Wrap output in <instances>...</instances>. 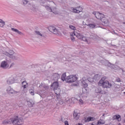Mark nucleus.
Listing matches in <instances>:
<instances>
[{"label": "nucleus", "mask_w": 125, "mask_h": 125, "mask_svg": "<svg viewBox=\"0 0 125 125\" xmlns=\"http://www.w3.org/2000/svg\"><path fill=\"white\" fill-rule=\"evenodd\" d=\"M23 123V119L18 116H15L9 120H5L2 122V125L13 124V125H22Z\"/></svg>", "instance_id": "1"}, {"label": "nucleus", "mask_w": 125, "mask_h": 125, "mask_svg": "<svg viewBox=\"0 0 125 125\" xmlns=\"http://www.w3.org/2000/svg\"><path fill=\"white\" fill-rule=\"evenodd\" d=\"M99 86H102L103 88H111L112 83L107 80H104V78H102L98 83Z\"/></svg>", "instance_id": "2"}, {"label": "nucleus", "mask_w": 125, "mask_h": 125, "mask_svg": "<svg viewBox=\"0 0 125 125\" xmlns=\"http://www.w3.org/2000/svg\"><path fill=\"white\" fill-rule=\"evenodd\" d=\"M51 88L53 89L54 91H55V93L57 95L60 94L61 90L59 89V83L58 82L55 81L53 82L51 85Z\"/></svg>", "instance_id": "3"}, {"label": "nucleus", "mask_w": 125, "mask_h": 125, "mask_svg": "<svg viewBox=\"0 0 125 125\" xmlns=\"http://www.w3.org/2000/svg\"><path fill=\"white\" fill-rule=\"evenodd\" d=\"M5 55L11 58V59H13V60H18L19 59V57L18 55L15 53L12 50H10L9 52H5L4 53Z\"/></svg>", "instance_id": "4"}, {"label": "nucleus", "mask_w": 125, "mask_h": 125, "mask_svg": "<svg viewBox=\"0 0 125 125\" xmlns=\"http://www.w3.org/2000/svg\"><path fill=\"white\" fill-rule=\"evenodd\" d=\"M78 80V77L75 75H71L66 77V82L69 83H75L77 82Z\"/></svg>", "instance_id": "5"}, {"label": "nucleus", "mask_w": 125, "mask_h": 125, "mask_svg": "<svg viewBox=\"0 0 125 125\" xmlns=\"http://www.w3.org/2000/svg\"><path fill=\"white\" fill-rule=\"evenodd\" d=\"M6 92L9 95H15L19 93V92L15 91L13 88H11V86L8 87L6 89Z\"/></svg>", "instance_id": "6"}, {"label": "nucleus", "mask_w": 125, "mask_h": 125, "mask_svg": "<svg viewBox=\"0 0 125 125\" xmlns=\"http://www.w3.org/2000/svg\"><path fill=\"white\" fill-rule=\"evenodd\" d=\"M93 14L95 15L97 19H99L100 20H101L103 18H104V17H105V16L104 15V14L101 13L99 12H93Z\"/></svg>", "instance_id": "7"}, {"label": "nucleus", "mask_w": 125, "mask_h": 125, "mask_svg": "<svg viewBox=\"0 0 125 125\" xmlns=\"http://www.w3.org/2000/svg\"><path fill=\"white\" fill-rule=\"evenodd\" d=\"M87 80H83L82 81V85L83 86L84 88L82 89V91L83 93H85L86 92V88L88 86V84H87Z\"/></svg>", "instance_id": "8"}, {"label": "nucleus", "mask_w": 125, "mask_h": 125, "mask_svg": "<svg viewBox=\"0 0 125 125\" xmlns=\"http://www.w3.org/2000/svg\"><path fill=\"white\" fill-rule=\"evenodd\" d=\"M49 30L51 33H53V34H54L55 35H57V34L59 33V31H58V29H56V28L54 26H50Z\"/></svg>", "instance_id": "9"}, {"label": "nucleus", "mask_w": 125, "mask_h": 125, "mask_svg": "<svg viewBox=\"0 0 125 125\" xmlns=\"http://www.w3.org/2000/svg\"><path fill=\"white\" fill-rule=\"evenodd\" d=\"M8 67H9V64L6 61H4L1 62L0 68H2V69H7Z\"/></svg>", "instance_id": "10"}, {"label": "nucleus", "mask_w": 125, "mask_h": 125, "mask_svg": "<svg viewBox=\"0 0 125 125\" xmlns=\"http://www.w3.org/2000/svg\"><path fill=\"white\" fill-rule=\"evenodd\" d=\"M95 92L96 93H99L100 94H106V91L104 90H102L101 89V88L100 87H97L95 89Z\"/></svg>", "instance_id": "11"}, {"label": "nucleus", "mask_w": 125, "mask_h": 125, "mask_svg": "<svg viewBox=\"0 0 125 125\" xmlns=\"http://www.w3.org/2000/svg\"><path fill=\"white\" fill-rule=\"evenodd\" d=\"M15 80L14 77H10L6 81V83L8 84H12V83H14Z\"/></svg>", "instance_id": "12"}, {"label": "nucleus", "mask_w": 125, "mask_h": 125, "mask_svg": "<svg viewBox=\"0 0 125 125\" xmlns=\"http://www.w3.org/2000/svg\"><path fill=\"white\" fill-rule=\"evenodd\" d=\"M112 120L113 121H115V120H117L118 122H121V121H122V117L120 115H116L113 116Z\"/></svg>", "instance_id": "13"}, {"label": "nucleus", "mask_w": 125, "mask_h": 125, "mask_svg": "<svg viewBox=\"0 0 125 125\" xmlns=\"http://www.w3.org/2000/svg\"><path fill=\"white\" fill-rule=\"evenodd\" d=\"M73 35L74 36H76L77 37V39H79V40H82V38L83 36V35H82L81 33H79L78 32H73Z\"/></svg>", "instance_id": "14"}, {"label": "nucleus", "mask_w": 125, "mask_h": 125, "mask_svg": "<svg viewBox=\"0 0 125 125\" xmlns=\"http://www.w3.org/2000/svg\"><path fill=\"white\" fill-rule=\"evenodd\" d=\"M12 31H13L14 32H15V33H17L19 35H20L21 36H24V33H22L21 31H20L18 30V29L14 28H11Z\"/></svg>", "instance_id": "15"}, {"label": "nucleus", "mask_w": 125, "mask_h": 125, "mask_svg": "<svg viewBox=\"0 0 125 125\" xmlns=\"http://www.w3.org/2000/svg\"><path fill=\"white\" fill-rule=\"evenodd\" d=\"M60 78V75L58 73H54L53 75V79L54 81H58V79Z\"/></svg>", "instance_id": "16"}, {"label": "nucleus", "mask_w": 125, "mask_h": 125, "mask_svg": "<svg viewBox=\"0 0 125 125\" xmlns=\"http://www.w3.org/2000/svg\"><path fill=\"white\" fill-rule=\"evenodd\" d=\"M27 105L28 106L30 107V108H32V107H33V106L35 104V102H33V101L32 100L27 101Z\"/></svg>", "instance_id": "17"}, {"label": "nucleus", "mask_w": 125, "mask_h": 125, "mask_svg": "<svg viewBox=\"0 0 125 125\" xmlns=\"http://www.w3.org/2000/svg\"><path fill=\"white\" fill-rule=\"evenodd\" d=\"M101 21L102 23H104V25H105V26H107L108 24H109V21H108V20L106 19V18H105V17H104V18H103L101 20Z\"/></svg>", "instance_id": "18"}, {"label": "nucleus", "mask_w": 125, "mask_h": 125, "mask_svg": "<svg viewBox=\"0 0 125 125\" xmlns=\"http://www.w3.org/2000/svg\"><path fill=\"white\" fill-rule=\"evenodd\" d=\"M95 121V118L92 117H88L86 120H85V123H88L89 122Z\"/></svg>", "instance_id": "19"}, {"label": "nucleus", "mask_w": 125, "mask_h": 125, "mask_svg": "<svg viewBox=\"0 0 125 125\" xmlns=\"http://www.w3.org/2000/svg\"><path fill=\"white\" fill-rule=\"evenodd\" d=\"M73 117H74V119H75V120H76V121H77V120L80 119V115H79L78 113H77V112L74 111Z\"/></svg>", "instance_id": "20"}, {"label": "nucleus", "mask_w": 125, "mask_h": 125, "mask_svg": "<svg viewBox=\"0 0 125 125\" xmlns=\"http://www.w3.org/2000/svg\"><path fill=\"white\" fill-rule=\"evenodd\" d=\"M104 65H105V66H106L107 67H110V66H111V62H110L108 60L104 61Z\"/></svg>", "instance_id": "21"}, {"label": "nucleus", "mask_w": 125, "mask_h": 125, "mask_svg": "<svg viewBox=\"0 0 125 125\" xmlns=\"http://www.w3.org/2000/svg\"><path fill=\"white\" fill-rule=\"evenodd\" d=\"M0 23H1V24H0V27L1 28H3L4 27V25H5V22L3 21L2 19H0Z\"/></svg>", "instance_id": "22"}, {"label": "nucleus", "mask_w": 125, "mask_h": 125, "mask_svg": "<svg viewBox=\"0 0 125 125\" xmlns=\"http://www.w3.org/2000/svg\"><path fill=\"white\" fill-rule=\"evenodd\" d=\"M94 79L95 80V81H99V80H100V75L99 74L95 75Z\"/></svg>", "instance_id": "23"}, {"label": "nucleus", "mask_w": 125, "mask_h": 125, "mask_svg": "<svg viewBox=\"0 0 125 125\" xmlns=\"http://www.w3.org/2000/svg\"><path fill=\"white\" fill-rule=\"evenodd\" d=\"M45 8L46 10H47V11H49V12H53V13H54V12L52 11V9H51L50 7L46 6Z\"/></svg>", "instance_id": "24"}, {"label": "nucleus", "mask_w": 125, "mask_h": 125, "mask_svg": "<svg viewBox=\"0 0 125 125\" xmlns=\"http://www.w3.org/2000/svg\"><path fill=\"white\" fill-rule=\"evenodd\" d=\"M61 79L62 80V81H63V82H64V81H65L66 82V73H63L62 75V77Z\"/></svg>", "instance_id": "25"}, {"label": "nucleus", "mask_w": 125, "mask_h": 125, "mask_svg": "<svg viewBox=\"0 0 125 125\" xmlns=\"http://www.w3.org/2000/svg\"><path fill=\"white\" fill-rule=\"evenodd\" d=\"M98 125H104L105 124V121L100 119L97 122Z\"/></svg>", "instance_id": "26"}, {"label": "nucleus", "mask_w": 125, "mask_h": 125, "mask_svg": "<svg viewBox=\"0 0 125 125\" xmlns=\"http://www.w3.org/2000/svg\"><path fill=\"white\" fill-rule=\"evenodd\" d=\"M87 26H88V27H89L90 28H95V26H96V25H95V24H94V23H89V24H87Z\"/></svg>", "instance_id": "27"}, {"label": "nucleus", "mask_w": 125, "mask_h": 125, "mask_svg": "<svg viewBox=\"0 0 125 125\" xmlns=\"http://www.w3.org/2000/svg\"><path fill=\"white\" fill-rule=\"evenodd\" d=\"M35 33L36 34V35H38V36H40V37H44V36L42 35V34L41 32L39 31H35Z\"/></svg>", "instance_id": "28"}, {"label": "nucleus", "mask_w": 125, "mask_h": 125, "mask_svg": "<svg viewBox=\"0 0 125 125\" xmlns=\"http://www.w3.org/2000/svg\"><path fill=\"white\" fill-rule=\"evenodd\" d=\"M74 32L70 34V38L72 42H74L75 41V37H74Z\"/></svg>", "instance_id": "29"}, {"label": "nucleus", "mask_w": 125, "mask_h": 125, "mask_svg": "<svg viewBox=\"0 0 125 125\" xmlns=\"http://www.w3.org/2000/svg\"><path fill=\"white\" fill-rule=\"evenodd\" d=\"M28 3V1L26 0H22V4L23 5H26Z\"/></svg>", "instance_id": "30"}, {"label": "nucleus", "mask_w": 125, "mask_h": 125, "mask_svg": "<svg viewBox=\"0 0 125 125\" xmlns=\"http://www.w3.org/2000/svg\"><path fill=\"white\" fill-rule=\"evenodd\" d=\"M87 81H88V82H89L90 83H93L94 79L91 78H89L87 79Z\"/></svg>", "instance_id": "31"}, {"label": "nucleus", "mask_w": 125, "mask_h": 125, "mask_svg": "<svg viewBox=\"0 0 125 125\" xmlns=\"http://www.w3.org/2000/svg\"><path fill=\"white\" fill-rule=\"evenodd\" d=\"M69 28L70 29H71V30H76V27L74 26H73L72 25H69Z\"/></svg>", "instance_id": "32"}, {"label": "nucleus", "mask_w": 125, "mask_h": 125, "mask_svg": "<svg viewBox=\"0 0 125 125\" xmlns=\"http://www.w3.org/2000/svg\"><path fill=\"white\" fill-rule=\"evenodd\" d=\"M29 92L31 95H35V91H34V90H30Z\"/></svg>", "instance_id": "33"}, {"label": "nucleus", "mask_w": 125, "mask_h": 125, "mask_svg": "<svg viewBox=\"0 0 125 125\" xmlns=\"http://www.w3.org/2000/svg\"><path fill=\"white\" fill-rule=\"evenodd\" d=\"M81 40L83 41V42H87V40L83 36L81 38Z\"/></svg>", "instance_id": "34"}, {"label": "nucleus", "mask_w": 125, "mask_h": 125, "mask_svg": "<svg viewBox=\"0 0 125 125\" xmlns=\"http://www.w3.org/2000/svg\"><path fill=\"white\" fill-rule=\"evenodd\" d=\"M74 12H75L76 13H80L81 12V11L78 10L76 9H73Z\"/></svg>", "instance_id": "35"}, {"label": "nucleus", "mask_w": 125, "mask_h": 125, "mask_svg": "<svg viewBox=\"0 0 125 125\" xmlns=\"http://www.w3.org/2000/svg\"><path fill=\"white\" fill-rule=\"evenodd\" d=\"M116 82H117L118 83H121V78H117L116 79Z\"/></svg>", "instance_id": "36"}, {"label": "nucleus", "mask_w": 125, "mask_h": 125, "mask_svg": "<svg viewBox=\"0 0 125 125\" xmlns=\"http://www.w3.org/2000/svg\"><path fill=\"white\" fill-rule=\"evenodd\" d=\"M27 84H24L23 85H22V87L24 89H25V88H27Z\"/></svg>", "instance_id": "37"}, {"label": "nucleus", "mask_w": 125, "mask_h": 125, "mask_svg": "<svg viewBox=\"0 0 125 125\" xmlns=\"http://www.w3.org/2000/svg\"><path fill=\"white\" fill-rule=\"evenodd\" d=\"M22 85H24V84H28V83H27V82L26 81H23L22 83Z\"/></svg>", "instance_id": "38"}, {"label": "nucleus", "mask_w": 125, "mask_h": 125, "mask_svg": "<svg viewBox=\"0 0 125 125\" xmlns=\"http://www.w3.org/2000/svg\"><path fill=\"white\" fill-rule=\"evenodd\" d=\"M64 125H69V123L67 121H64Z\"/></svg>", "instance_id": "39"}, {"label": "nucleus", "mask_w": 125, "mask_h": 125, "mask_svg": "<svg viewBox=\"0 0 125 125\" xmlns=\"http://www.w3.org/2000/svg\"><path fill=\"white\" fill-rule=\"evenodd\" d=\"M79 102H80V103H81V104H83V100H82V99H80L79 100Z\"/></svg>", "instance_id": "40"}, {"label": "nucleus", "mask_w": 125, "mask_h": 125, "mask_svg": "<svg viewBox=\"0 0 125 125\" xmlns=\"http://www.w3.org/2000/svg\"><path fill=\"white\" fill-rule=\"evenodd\" d=\"M16 107L17 109H18V108H20V106H19V105H18V104H16Z\"/></svg>", "instance_id": "41"}, {"label": "nucleus", "mask_w": 125, "mask_h": 125, "mask_svg": "<svg viewBox=\"0 0 125 125\" xmlns=\"http://www.w3.org/2000/svg\"><path fill=\"white\" fill-rule=\"evenodd\" d=\"M79 85V83H77L76 84H73L74 86H78Z\"/></svg>", "instance_id": "42"}, {"label": "nucleus", "mask_w": 125, "mask_h": 125, "mask_svg": "<svg viewBox=\"0 0 125 125\" xmlns=\"http://www.w3.org/2000/svg\"><path fill=\"white\" fill-rule=\"evenodd\" d=\"M83 24L84 25H87L86 23L85 22H84V21H83Z\"/></svg>", "instance_id": "43"}, {"label": "nucleus", "mask_w": 125, "mask_h": 125, "mask_svg": "<svg viewBox=\"0 0 125 125\" xmlns=\"http://www.w3.org/2000/svg\"><path fill=\"white\" fill-rule=\"evenodd\" d=\"M104 116H105V113H104V114H103L102 117H103V118H104Z\"/></svg>", "instance_id": "44"}, {"label": "nucleus", "mask_w": 125, "mask_h": 125, "mask_svg": "<svg viewBox=\"0 0 125 125\" xmlns=\"http://www.w3.org/2000/svg\"><path fill=\"white\" fill-rule=\"evenodd\" d=\"M78 125H83V124H81V123H79V124H78Z\"/></svg>", "instance_id": "45"}, {"label": "nucleus", "mask_w": 125, "mask_h": 125, "mask_svg": "<svg viewBox=\"0 0 125 125\" xmlns=\"http://www.w3.org/2000/svg\"><path fill=\"white\" fill-rule=\"evenodd\" d=\"M81 8V11H82V10H83V9H82V8Z\"/></svg>", "instance_id": "46"}, {"label": "nucleus", "mask_w": 125, "mask_h": 125, "mask_svg": "<svg viewBox=\"0 0 125 125\" xmlns=\"http://www.w3.org/2000/svg\"><path fill=\"white\" fill-rule=\"evenodd\" d=\"M123 24H125V22H123Z\"/></svg>", "instance_id": "47"}, {"label": "nucleus", "mask_w": 125, "mask_h": 125, "mask_svg": "<svg viewBox=\"0 0 125 125\" xmlns=\"http://www.w3.org/2000/svg\"><path fill=\"white\" fill-rule=\"evenodd\" d=\"M41 86H42V85L40 86V87H41Z\"/></svg>", "instance_id": "48"}]
</instances>
